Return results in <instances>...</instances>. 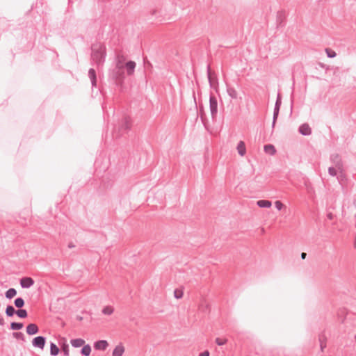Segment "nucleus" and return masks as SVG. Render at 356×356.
<instances>
[{
	"label": "nucleus",
	"instance_id": "obj_1",
	"mask_svg": "<svg viewBox=\"0 0 356 356\" xmlns=\"http://www.w3.org/2000/svg\"><path fill=\"white\" fill-rule=\"evenodd\" d=\"M91 60L99 68L102 67L104 62L106 56V47L102 44H94L91 47Z\"/></svg>",
	"mask_w": 356,
	"mask_h": 356
},
{
	"label": "nucleus",
	"instance_id": "obj_2",
	"mask_svg": "<svg viewBox=\"0 0 356 356\" xmlns=\"http://www.w3.org/2000/svg\"><path fill=\"white\" fill-rule=\"evenodd\" d=\"M131 129V119L129 117H124L118 127L113 131V137L118 138L127 134Z\"/></svg>",
	"mask_w": 356,
	"mask_h": 356
},
{
	"label": "nucleus",
	"instance_id": "obj_3",
	"mask_svg": "<svg viewBox=\"0 0 356 356\" xmlns=\"http://www.w3.org/2000/svg\"><path fill=\"white\" fill-rule=\"evenodd\" d=\"M209 109L212 119H216L218 114V101L213 95L209 97Z\"/></svg>",
	"mask_w": 356,
	"mask_h": 356
},
{
	"label": "nucleus",
	"instance_id": "obj_4",
	"mask_svg": "<svg viewBox=\"0 0 356 356\" xmlns=\"http://www.w3.org/2000/svg\"><path fill=\"white\" fill-rule=\"evenodd\" d=\"M110 76L115 81H119L123 78L122 67L120 66V62H117L115 68L110 72Z\"/></svg>",
	"mask_w": 356,
	"mask_h": 356
},
{
	"label": "nucleus",
	"instance_id": "obj_5",
	"mask_svg": "<svg viewBox=\"0 0 356 356\" xmlns=\"http://www.w3.org/2000/svg\"><path fill=\"white\" fill-rule=\"evenodd\" d=\"M46 343V337L43 336H38L33 339L32 346L34 348H40L43 350Z\"/></svg>",
	"mask_w": 356,
	"mask_h": 356
},
{
	"label": "nucleus",
	"instance_id": "obj_6",
	"mask_svg": "<svg viewBox=\"0 0 356 356\" xmlns=\"http://www.w3.org/2000/svg\"><path fill=\"white\" fill-rule=\"evenodd\" d=\"M298 131L302 136H309L312 134V129L307 123L302 124L299 127Z\"/></svg>",
	"mask_w": 356,
	"mask_h": 356
},
{
	"label": "nucleus",
	"instance_id": "obj_7",
	"mask_svg": "<svg viewBox=\"0 0 356 356\" xmlns=\"http://www.w3.org/2000/svg\"><path fill=\"white\" fill-rule=\"evenodd\" d=\"M330 161L335 165L336 168L341 170L342 161L340 156L338 154H333L330 156Z\"/></svg>",
	"mask_w": 356,
	"mask_h": 356
},
{
	"label": "nucleus",
	"instance_id": "obj_8",
	"mask_svg": "<svg viewBox=\"0 0 356 356\" xmlns=\"http://www.w3.org/2000/svg\"><path fill=\"white\" fill-rule=\"evenodd\" d=\"M26 332L29 335H34L39 332V327L35 323H30L26 327Z\"/></svg>",
	"mask_w": 356,
	"mask_h": 356
},
{
	"label": "nucleus",
	"instance_id": "obj_9",
	"mask_svg": "<svg viewBox=\"0 0 356 356\" xmlns=\"http://www.w3.org/2000/svg\"><path fill=\"white\" fill-rule=\"evenodd\" d=\"M108 346V343L106 340H99L94 343L95 350H105Z\"/></svg>",
	"mask_w": 356,
	"mask_h": 356
},
{
	"label": "nucleus",
	"instance_id": "obj_10",
	"mask_svg": "<svg viewBox=\"0 0 356 356\" xmlns=\"http://www.w3.org/2000/svg\"><path fill=\"white\" fill-rule=\"evenodd\" d=\"M88 77L90 79L92 88L97 86V75L95 69L90 68L88 70Z\"/></svg>",
	"mask_w": 356,
	"mask_h": 356
},
{
	"label": "nucleus",
	"instance_id": "obj_11",
	"mask_svg": "<svg viewBox=\"0 0 356 356\" xmlns=\"http://www.w3.org/2000/svg\"><path fill=\"white\" fill-rule=\"evenodd\" d=\"M136 63L132 60H129L125 64V67L127 69V72L128 75H132L134 72L136 68Z\"/></svg>",
	"mask_w": 356,
	"mask_h": 356
},
{
	"label": "nucleus",
	"instance_id": "obj_12",
	"mask_svg": "<svg viewBox=\"0 0 356 356\" xmlns=\"http://www.w3.org/2000/svg\"><path fill=\"white\" fill-rule=\"evenodd\" d=\"M124 353V347L122 343L115 346L112 353V356H122Z\"/></svg>",
	"mask_w": 356,
	"mask_h": 356
},
{
	"label": "nucleus",
	"instance_id": "obj_13",
	"mask_svg": "<svg viewBox=\"0 0 356 356\" xmlns=\"http://www.w3.org/2000/svg\"><path fill=\"white\" fill-rule=\"evenodd\" d=\"M237 151L240 156H244L246 152L245 145L243 141L241 140L237 145Z\"/></svg>",
	"mask_w": 356,
	"mask_h": 356
},
{
	"label": "nucleus",
	"instance_id": "obj_14",
	"mask_svg": "<svg viewBox=\"0 0 356 356\" xmlns=\"http://www.w3.org/2000/svg\"><path fill=\"white\" fill-rule=\"evenodd\" d=\"M71 345L74 348H79L84 345L85 341L83 339L77 338L70 341Z\"/></svg>",
	"mask_w": 356,
	"mask_h": 356
},
{
	"label": "nucleus",
	"instance_id": "obj_15",
	"mask_svg": "<svg viewBox=\"0 0 356 356\" xmlns=\"http://www.w3.org/2000/svg\"><path fill=\"white\" fill-rule=\"evenodd\" d=\"M227 92L232 99H236L238 93L234 88L227 85Z\"/></svg>",
	"mask_w": 356,
	"mask_h": 356
},
{
	"label": "nucleus",
	"instance_id": "obj_16",
	"mask_svg": "<svg viewBox=\"0 0 356 356\" xmlns=\"http://www.w3.org/2000/svg\"><path fill=\"white\" fill-rule=\"evenodd\" d=\"M257 205L260 208H270L272 202L266 200H261L257 202Z\"/></svg>",
	"mask_w": 356,
	"mask_h": 356
},
{
	"label": "nucleus",
	"instance_id": "obj_17",
	"mask_svg": "<svg viewBox=\"0 0 356 356\" xmlns=\"http://www.w3.org/2000/svg\"><path fill=\"white\" fill-rule=\"evenodd\" d=\"M264 149L266 153L270 155H274L276 153V149L275 146L271 144L265 145Z\"/></svg>",
	"mask_w": 356,
	"mask_h": 356
},
{
	"label": "nucleus",
	"instance_id": "obj_18",
	"mask_svg": "<svg viewBox=\"0 0 356 356\" xmlns=\"http://www.w3.org/2000/svg\"><path fill=\"white\" fill-rule=\"evenodd\" d=\"M285 18V13L284 11H279L277 14V24L278 26H282L284 19Z\"/></svg>",
	"mask_w": 356,
	"mask_h": 356
},
{
	"label": "nucleus",
	"instance_id": "obj_19",
	"mask_svg": "<svg viewBox=\"0 0 356 356\" xmlns=\"http://www.w3.org/2000/svg\"><path fill=\"white\" fill-rule=\"evenodd\" d=\"M59 348L56 343L51 342L50 343V355L51 356H57L59 353Z\"/></svg>",
	"mask_w": 356,
	"mask_h": 356
},
{
	"label": "nucleus",
	"instance_id": "obj_20",
	"mask_svg": "<svg viewBox=\"0 0 356 356\" xmlns=\"http://www.w3.org/2000/svg\"><path fill=\"white\" fill-rule=\"evenodd\" d=\"M8 26V22L5 18H0V33L7 31Z\"/></svg>",
	"mask_w": 356,
	"mask_h": 356
},
{
	"label": "nucleus",
	"instance_id": "obj_21",
	"mask_svg": "<svg viewBox=\"0 0 356 356\" xmlns=\"http://www.w3.org/2000/svg\"><path fill=\"white\" fill-rule=\"evenodd\" d=\"M34 284V280L30 277H24V289H29Z\"/></svg>",
	"mask_w": 356,
	"mask_h": 356
},
{
	"label": "nucleus",
	"instance_id": "obj_22",
	"mask_svg": "<svg viewBox=\"0 0 356 356\" xmlns=\"http://www.w3.org/2000/svg\"><path fill=\"white\" fill-rule=\"evenodd\" d=\"M17 294V291L14 288H10L8 290H7L5 293V296L7 299H12L14 298Z\"/></svg>",
	"mask_w": 356,
	"mask_h": 356
},
{
	"label": "nucleus",
	"instance_id": "obj_23",
	"mask_svg": "<svg viewBox=\"0 0 356 356\" xmlns=\"http://www.w3.org/2000/svg\"><path fill=\"white\" fill-rule=\"evenodd\" d=\"M17 309L14 308L13 305H8L6 309V314L8 317H12L16 314Z\"/></svg>",
	"mask_w": 356,
	"mask_h": 356
},
{
	"label": "nucleus",
	"instance_id": "obj_24",
	"mask_svg": "<svg viewBox=\"0 0 356 356\" xmlns=\"http://www.w3.org/2000/svg\"><path fill=\"white\" fill-rule=\"evenodd\" d=\"M91 353V347L89 344L83 345L81 350V353L83 356H89Z\"/></svg>",
	"mask_w": 356,
	"mask_h": 356
},
{
	"label": "nucleus",
	"instance_id": "obj_25",
	"mask_svg": "<svg viewBox=\"0 0 356 356\" xmlns=\"http://www.w3.org/2000/svg\"><path fill=\"white\" fill-rule=\"evenodd\" d=\"M10 329L12 330H20L21 329H22V323L12 322L10 323Z\"/></svg>",
	"mask_w": 356,
	"mask_h": 356
},
{
	"label": "nucleus",
	"instance_id": "obj_26",
	"mask_svg": "<svg viewBox=\"0 0 356 356\" xmlns=\"http://www.w3.org/2000/svg\"><path fill=\"white\" fill-rule=\"evenodd\" d=\"M113 312L114 309L111 306H106L102 311V312L105 315H111Z\"/></svg>",
	"mask_w": 356,
	"mask_h": 356
},
{
	"label": "nucleus",
	"instance_id": "obj_27",
	"mask_svg": "<svg viewBox=\"0 0 356 356\" xmlns=\"http://www.w3.org/2000/svg\"><path fill=\"white\" fill-rule=\"evenodd\" d=\"M280 109L274 108L273 110V122H272V127L274 128L275 124L276 123L277 119L279 115Z\"/></svg>",
	"mask_w": 356,
	"mask_h": 356
},
{
	"label": "nucleus",
	"instance_id": "obj_28",
	"mask_svg": "<svg viewBox=\"0 0 356 356\" xmlns=\"http://www.w3.org/2000/svg\"><path fill=\"white\" fill-rule=\"evenodd\" d=\"M14 304L17 309H22V297L17 298L14 301Z\"/></svg>",
	"mask_w": 356,
	"mask_h": 356
},
{
	"label": "nucleus",
	"instance_id": "obj_29",
	"mask_svg": "<svg viewBox=\"0 0 356 356\" xmlns=\"http://www.w3.org/2000/svg\"><path fill=\"white\" fill-rule=\"evenodd\" d=\"M325 52H326L327 56L330 58H334L337 56L336 52L334 50L329 49V48L325 49Z\"/></svg>",
	"mask_w": 356,
	"mask_h": 356
},
{
	"label": "nucleus",
	"instance_id": "obj_30",
	"mask_svg": "<svg viewBox=\"0 0 356 356\" xmlns=\"http://www.w3.org/2000/svg\"><path fill=\"white\" fill-rule=\"evenodd\" d=\"M282 104L281 96L280 94L277 95V99L275 104L274 108L280 109Z\"/></svg>",
	"mask_w": 356,
	"mask_h": 356
},
{
	"label": "nucleus",
	"instance_id": "obj_31",
	"mask_svg": "<svg viewBox=\"0 0 356 356\" xmlns=\"http://www.w3.org/2000/svg\"><path fill=\"white\" fill-rule=\"evenodd\" d=\"M337 168L336 166L335 167H330L328 168V173L330 176H332V177H334L337 175Z\"/></svg>",
	"mask_w": 356,
	"mask_h": 356
},
{
	"label": "nucleus",
	"instance_id": "obj_32",
	"mask_svg": "<svg viewBox=\"0 0 356 356\" xmlns=\"http://www.w3.org/2000/svg\"><path fill=\"white\" fill-rule=\"evenodd\" d=\"M174 296L177 299H179V298H182L183 291L181 290L177 289H175L174 291Z\"/></svg>",
	"mask_w": 356,
	"mask_h": 356
},
{
	"label": "nucleus",
	"instance_id": "obj_33",
	"mask_svg": "<svg viewBox=\"0 0 356 356\" xmlns=\"http://www.w3.org/2000/svg\"><path fill=\"white\" fill-rule=\"evenodd\" d=\"M62 350L65 356H69V346L67 343H64L62 346Z\"/></svg>",
	"mask_w": 356,
	"mask_h": 356
},
{
	"label": "nucleus",
	"instance_id": "obj_34",
	"mask_svg": "<svg viewBox=\"0 0 356 356\" xmlns=\"http://www.w3.org/2000/svg\"><path fill=\"white\" fill-rule=\"evenodd\" d=\"M215 341H216V343L218 346H222V345H225V343H227V339L216 338Z\"/></svg>",
	"mask_w": 356,
	"mask_h": 356
},
{
	"label": "nucleus",
	"instance_id": "obj_35",
	"mask_svg": "<svg viewBox=\"0 0 356 356\" xmlns=\"http://www.w3.org/2000/svg\"><path fill=\"white\" fill-rule=\"evenodd\" d=\"M275 208L278 210V211H280L282 209L283 207H284V204H282V202L279 201V200H277L275 202Z\"/></svg>",
	"mask_w": 356,
	"mask_h": 356
},
{
	"label": "nucleus",
	"instance_id": "obj_36",
	"mask_svg": "<svg viewBox=\"0 0 356 356\" xmlns=\"http://www.w3.org/2000/svg\"><path fill=\"white\" fill-rule=\"evenodd\" d=\"M319 341H320V348L321 350L323 352L324 348L326 347V343L323 341L322 336L319 337Z\"/></svg>",
	"mask_w": 356,
	"mask_h": 356
},
{
	"label": "nucleus",
	"instance_id": "obj_37",
	"mask_svg": "<svg viewBox=\"0 0 356 356\" xmlns=\"http://www.w3.org/2000/svg\"><path fill=\"white\" fill-rule=\"evenodd\" d=\"M13 337L16 338L17 339H22V332H15L13 333Z\"/></svg>",
	"mask_w": 356,
	"mask_h": 356
},
{
	"label": "nucleus",
	"instance_id": "obj_38",
	"mask_svg": "<svg viewBox=\"0 0 356 356\" xmlns=\"http://www.w3.org/2000/svg\"><path fill=\"white\" fill-rule=\"evenodd\" d=\"M207 76H208L209 82L210 85H211V68H210V65L207 66Z\"/></svg>",
	"mask_w": 356,
	"mask_h": 356
},
{
	"label": "nucleus",
	"instance_id": "obj_39",
	"mask_svg": "<svg viewBox=\"0 0 356 356\" xmlns=\"http://www.w3.org/2000/svg\"><path fill=\"white\" fill-rule=\"evenodd\" d=\"M19 318H22V309H17L15 314Z\"/></svg>",
	"mask_w": 356,
	"mask_h": 356
},
{
	"label": "nucleus",
	"instance_id": "obj_40",
	"mask_svg": "<svg viewBox=\"0 0 356 356\" xmlns=\"http://www.w3.org/2000/svg\"><path fill=\"white\" fill-rule=\"evenodd\" d=\"M199 356H209V352L208 350H205L203 353H201Z\"/></svg>",
	"mask_w": 356,
	"mask_h": 356
},
{
	"label": "nucleus",
	"instance_id": "obj_41",
	"mask_svg": "<svg viewBox=\"0 0 356 356\" xmlns=\"http://www.w3.org/2000/svg\"><path fill=\"white\" fill-rule=\"evenodd\" d=\"M0 325H4V319L1 316V315L0 314Z\"/></svg>",
	"mask_w": 356,
	"mask_h": 356
},
{
	"label": "nucleus",
	"instance_id": "obj_42",
	"mask_svg": "<svg viewBox=\"0 0 356 356\" xmlns=\"http://www.w3.org/2000/svg\"><path fill=\"white\" fill-rule=\"evenodd\" d=\"M327 217L328 219L330 220H332L333 218V214L332 213H329L327 215Z\"/></svg>",
	"mask_w": 356,
	"mask_h": 356
},
{
	"label": "nucleus",
	"instance_id": "obj_43",
	"mask_svg": "<svg viewBox=\"0 0 356 356\" xmlns=\"http://www.w3.org/2000/svg\"><path fill=\"white\" fill-rule=\"evenodd\" d=\"M67 246H68L69 248H73L75 247V245L73 243L71 242V243H69Z\"/></svg>",
	"mask_w": 356,
	"mask_h": 356
},
{
	"label": "nucleus",
	"instance_id": "obj_44",
	"mask_svg": "<svg viewBox=\"0 0 356 356\" xmlns=\"http://www.w3.org/2000/svg\"><path fill=\"white\" fill-rule=\"evenodd\" d=\"M306 256H307V254H306V253H305V252H302V253L301 254V258H302V259H305L306 258Z\"/></svg>",
	"mask_w": 356,
	"mask_h": 356
},
{
	"label": "nucleus",
	"instance_id": "obj_45",
	"mask_svg": "<svg viewBox=\"0 0 356 356\" xmlns=\"http://www.w3.org/2000/svg\"><path fill=\"white\" fill-rule=\"evenodd\" d=\"M28 316L27 311L26 309H24V318H26Z\"/></svg>",
	"mask_w": 356,
	"mask_h": 356
},
{
	"label": "nucleus",
	"instance_id": "obj_46",
	"mask_svg": "<svg viewBox=\"0 0 356 356\" xmlns=\"http://www.w3.org/2000/svg\"><path fill=\"white\" fill-rule=\"evenodd\" d=\"M19 283L20 286L22 287V283H23L22 278L19 279Z\"/></svg>",
	"mask_w": 356,
	"mask_h": 356
},
{
	"label": "nucleus",
	"instance_id": "obj_47",
	"mask_svg": "<svg viewBox=\"0 0 356 356\" xmlns=\"http://www.w3.org/2000/svg\"><path fill=\"white\" fill-rule=\"evenodd\" d=\"M118 62H120V66H122L123 67L122 61L119 58Z\"/></svg>",
	"mask_w": 356,
	"mask_h": 356
},
{
	"label": "nucleus",
	"instance_id": "obj_48",
	"mask_svg": "<svg viewBox=\"0 0 356 356\" xmlns=\"http://www.w3.org/2000/svg\"><path fill=\"white\" fill-rule=\"evenodd\" d=\"M157 11L156 10H154L152 12V15H155L156 14Z\"/></svg>",
	"mask_w": 356,
	"mask_h": 356
},
{
	"label": "nucleus",
	"instance_id": "obj_49",
	"mask_svg": "<svg viewBox=\"0 0 356 356\" xmlns=\"http://www.w3.org/2000/svg\"><path fill=\"white\" fill-rule=\"evenodd\" d=\"M319 65H320V66H321V67H324V65H323V63H319Z\"/></svg>",
	"mask_w": 356,
	"mask_h": 356
},
{
	"label": "nucleus",
	"instance_id": "obj_50",
	"mask_svg": "<svg viewBox=\"0 0 356 356\" xmlns=\"http://www.w3.org/2000/svg\"><path fill=\"white\" fill-rule=\"evenodd\" d=\"M200 111L201 113L202 112V108H200Z\"/></svg>",
	"mask_w": 356,
	"mask_h": 356
}]
</instances>
